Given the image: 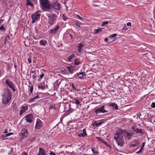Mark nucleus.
I'll use <instances>...</instances> for the list:
<instances>
[{
	"instance_id": "a18cd8bd",
	"label": "nucleus",
	"mask_w": 155,
	"mask_h": 155,
	"mask_svg": "<svg viewBox=\"0 0 155 155\" xmlns=\"http://www.w3.org/2000/svg\"><path fill=\"white\" fill-rule=\"evenodd\" d=\"M0 30L2 31H4L5 30V29L3 26H2L0 27Z\"/></svg>"
},
{
	"instance_id": "2f4dec72",
	"label": "nucleus",
	"mask_w": 155,
	"mask_h": 155,
	"mask_svg": "<svg viewBox=\"0 0 155 155\" xmlns=\"http://www.w3.org/2000/svg\"><path fill=\"white\" fill-rule=\"evenodd\" d=\"M34 48L36 50L38 51H40L41 50V48L38 46H34Z\"/></svg>"
},
{
	"instance_id": "a878e982",
	"label": "nucleus",
	"mask_w": 155,
	"mask_h": 155,
	"mask_svg": "<svg viewBox=\"0 0 155 155\" xmlns=\"http://www.w3.org/2000/svg\"><path fill=\"white\" fill-rule=\"evenodd\" d=\"M75 57L74 54H72L68 57V61H70L72 59Z\"/></svg>"
},
{
	"instance_id": "bf43d9fd",
	"label": "nucleus",
	"mask_w": 155,
	"mask_h": 155,
	"mask_svg": "<svg viewBox=\"0 0 155 155\" xmlns=\"http://www.w3.org/2000/svg\"><path fill=\"white\" fill-rule=\"evenodd\" d=\"M36 76H35V75H33L32 76V77L33 78V79H35L36 78Z\"/></svg>"
},
{
	"instance_id": "338daca9",
	"label": "nucleus",
	"mask_w": 155,
	"mask_h": 155,
	"mask_svg": "<svg viewBox=\"0 0 155 155\" xmlns=\"http://www.w3.org/2000/svg\"><path fill=\"white\" fill-rule=\"evenodd\" d=\"M31 72H32V73H35V71H31Z\"/></svg>"
},
{
	"instance_id": "5701e85b",
	"label": "nucleus",
	"mask_w": 155,
	"mask_h": 155,
	"mask_svg": "<svg viewBox=\"0 0 155 155\" xmlns=\"http://www.w3.org/2000/svg\"><path fill=\"white\" fill-rule=\"evenodd\" d=\"M39 98L40 97H39L38 95H37L36 96L33 97V98L30 99L29 100V101L30 102H34V101L36 99Z\"/></svg>"
},
{
	"instance_id": "7c9ffc66",
	"label": "nucleus",
	"mask_w": 155,
	"mask_h": 155,
	"mask_svg": "<svg viewBox=\"0 0 155 155\" xmlns=\"http://www.w3.org/2000/svg\"><path fill=\"white\" fill-rule=\"evenodd\" d=\"M74 64L76 65H78L80 64V62L78 59H76L75 60L74 62Z\"/></svg>"
},
{
	"instance_id": "f8f14e48",
	"label": "nucleus",
	"mask_w": 155,
	"mask_h": 155,
	"mask_svg": "<svg viewBox=\"0 0 155 155\" xmlns=\"http://www.w3.org/2000/svg\"><path fill=\"white\" fill-rule=\"evenodd\" d=\"M28 134L27 130L25 129L22 130L21 131V133L20 134V135L21 137L22 138L24 137H26Z\"/></svg>"
},
{
	"instance_id": "f704fd0d",
	"label": "nucleus",
	"mask_w": 155,
	"mask_h": 155,
	"mask_svg": "<svg viewBox=\"0 0 155 155\" xmlns=\"http://www.w3.org/2000/svg\"><path fill=\"white\" fill-rule=\"evenodd\" d=\"M137 128L135 126H133L131 128L134 131L136 132L137 129Z\"/></svg>"
},
{
	"instance_id": "72a5a7b5",
	"label": "nucleus",
	"mask_w": 155,
	"mask_h": 155,
	"mask_svg": "<svg viewBox=\"0 0 155 155\" xmlns=\"http://www.w3.org/2000/svg\"><path fill=\"white\" fill-rule=\"evenodd\" d=\"M108 23V21H103L102 23V26H104L105 25L107 24Z\"/></svg>"
},
{
	"instance_id": "6e6d98bb",
	"label": "nucleus",
	"mask_w": 155,
	"mask_h": 155,
	"mask_svg": "<svg viewBox=\"0 0 155 155\" xmlns=\"http://www.w3.org/2000/svg\"><path fill=\"white\" fill-rule=\"evenodd\" d=\"M50 154L51 155H55V153H53V152H51V153H50Z\"/></svg>"
},
{
	"instance_id": "a211bd4d",
	"label": "nucleus",
	"mask_w": 155,
	"mask_h": 155,
	"mask_svg": "<svg viewBox=\"0 0 155 155\" xmlns=\"http://www.w3.org/2000/svg\"><path fill=\"white\" fill-rule=\"evenodd\" d=\"M136 132L137 133H141L142 134H144L145 133L143 129H139L138 128H137Z\"/></svg>"
},
{
	"instance_id": "864d4df0",
	"label": "nucleus",
	"mask_w": 155,
	"mask_h": 155,
	"mask_svg": "<svg viewBox=\"0 0 155 155\" xmlns=\"http://www.w3.org/2000/svg\"><path fill=\"white\" fill-rule=\"evenodd\" d=\"M108 38H105L104 39V41L106 42H107L108 41Z\"/></svg>"
},
{
	"instance_id": "b1692460",
	"label": "nucleus",
	"mask_w": 155,
	"mask_h": 155,
	"mask_svg": "<svg viewBox=\"0 0 155 155\" xmlns=\"http://www.w3.org/2000/svg\"><path fill=\"white\" fill-rule=\"evenodd\" d=\"M47 42V41L45 40H42L40 41V44L44 46Z\"/></svg>"
},
{
	"instance_id": "f3484780",
	"label": "nucleus",
	"mask_w": 155,
	"mask_h": 155,
	"mask_svg": "<svg viewBox=\"0 0 155 155\" xmlns=\"http://www.w3.org/2000/svg\"><path fill=\"white\" fill-rule=\"evenodd\" d=\"M45 154V153L44 150L41 148H40L39 151L38 155H44Z\"/></svg>"
},
{
	"instance_id": "c03bdc74",
	"label": "nucleus",
	"mask_w": 155,
	"mask_h": 155,
	"mask_svg": "<svg viewBox=\"0 0 155 155\" xmlns=\"http://www.w3.org/2000/svg\"><path fill=\"white\" fill-rule=\"evenodd\" d=\"M149 104H151V107H155V103L152 102L151 103H150V102H149Z\"/></svg>"
},
{
	"instance_id": "4c0bfd02",
	"label": "nucleus",
	"mask_w": 155,
	"mask_h": 155,
	"mask_svg": "<svg viewBox=\"0 0 155 155\" xmlns=\"http://www.w3.org/2000/svg\"><path fill=\"white\" fill-rule=\"evenodd\" d=\"M92 151L93 153H94L95 154H97L99 153L98 152L94 151L93 149H92Z\"/></svg>"
},
{
	"instance_id": "e2e57ef3",
	"label": "nucleus",
	"mask_w": 155,
	"mask_h": 155,
	"mask_svg": "<svg viewBox=\"0 0 155 155\" xmlns=\"http://www.w3.org/2000/svg\"><path fill=\"white\" fill-rule=\"evenodd\" d=\"M7 132V130H6L5 131H4V133H6Z\"/></svg>"
},
{
	"instance_id": "3c124183",
	"label": "nucleus",
	"mask_w": 155,
	"mask_h": 155,
	"mask_svg": "<svg viewBox=\"0 0 155 155\" xmlns=\"http://www.w3.org/2000/svg\"><path fill=\"white\" fill-rule=\"evenodd\" d=\"M28 61L29 63L30 64L31 63V58H29L28 59Z\"/></svg>"
},
{
	"instance_id": "473e14b6",
	"label": "nucleus",
	"mask_w": 155,
	"mask_h": 155,
	"mask_svg": "<svg viewBox=\"0 0 155 155\" xmlns=\"http://www.w3.org/2000/svg\"><path fill=\"white\" fill-rule=\"evenodd\" d=\"M38 88L39 89H41L42 90H44L45 89V86H42V85H38Z\"/></svg>"
},
{
	"instance_id": "0eeeda50",
	"label": "nucleus",
	"mask_w": 155,
	"mask_h": 155,
	"mask_svg": "<svg viewBox=\"0 0 155 155\" xmlns=\"http://www.w3.org/2000/svg\"><path fill=\"white\" fill-rule=\"evenodd\" d=\"M40 15L35 13L34 14H33L31 15V18L32 19V23H35V21H37L38 19L40 17Z\"/></svg>"
},
{
	"instance_id": "20e7f679",
	"label": "nucleus",
	"mask_w": 155,
	"mask_h": 155,
	"mask_svg": "<svg viewBox=\"0 0 155 155\" xmlns=\"http://www.w3.org/2000/svg\"><path fill=\"white\" fill-rule=\"evenodd\" d=\"M56 15L55 14H48V23L50 25H53L55 21Z\"/></svg>"
},
{
	"instance_id": "9b49d317",
	"label": "nucleus",
	"mask_w": 155,
	"mask_h": 155,
	"mask_svg": "<svg viewBox=\"0 0 155 155\" xmlns=\"http://www.w3.org/2000/svg\"><path fill=\"white\" fill-rule=\"evenodd\" d=\"M25 120L27 122L30 123L32 121L33 117L31 114H28L25 117Z\"/></svg>"
},
{
	"instance_id": "9d476101",
	"label": "nucleus",
	"mask_w": 155,
	"mask_h": 155,
	"mask_svg": "<svg viewBox=\"0 0 155 155\" xmlns=\"http://www.w3.org/2000/svg\"><path fill=\"white\" fill-rule=\"evenodd\" d=\"M64 110L66 114L68 115L73 111V109L70 107H64Z\"/></svg>"
},
{
	"instance_id": "6e6552de",
	"label": "nucleus",
	"mask_w": 155,
	"mask_h": 155,
	"mask_svg": "<svg viewBox=\"0 0 155 155\" xmlns=\"http://www.w3.org/2000/svg\"><path fill=\"white\" fill-rule=\"evenodd\" d=\"M5 83L9 87L12 89L14 91H15V90L12 83L9 81L8 80H5Z\"/></svg>"
},
{
	"instance_id": "774afa93",
	"label": "nucleus",
	"mask_w": 155,
	"mask_h": 155,
	"mask_svg": "<svg viewBox=\"0 0 155 155\" xmlns=\"http://www.w3.org/2000/svg\"><path fill=\"white\" fill-rule=\"evenodd\" d=\"M98 124V126H100L101 125L99 123H97Z\"/></svg>"
},
{
	"instance_id": "8fccbe9b",
	"label": "nucleus",
	"mask_w": 155,
	"mask_h": 155,
	"mask_svg": "<svg viewBox=\"0 0 155 155\" xmlns=\"http://www.w3.org/2000/svg\"><path fill=\"white\" fill-rule=\"evenodd\" d=\"M113 109L114 110H118V107H113Z\"/></svg>"
},
{
	"instance_id": "0e129e2a",
	"label": "nucleus",
	"mask_w": 155,
	"mask_h": 155,
	"mask_svg": "<svg viewBox=\"0 0 155 155\" xmlns=\"http://www.w3.org/2000/svg\"><path fill=\"white\" fill-rule=\"evenodd\" d=\"M99 123H100V124L101 125L103 123L102 122H100Z\"/></svg>"
},
{
	"instance_id": "680f3d73",
	"label": "nucleus",
	"mask_w": 155,
	"mask_h": 155,
	"mask_svg": "<svg viewBox=\"0 0 155 155\" xmlns=\"http://www.w3.org/2000/svg\"><path fill=\"white\" fill-rule=\"evenodd\" d=\"M93 6H97V7H98V5H93Z\"/></svg>"
},
{
	"instance_id": "37998d69",
	"label": "nucleus",
	"mask_w": 155,
	"mask_h": 155,
	"mask_svg": "<svg viewBox=\"0 0 155 155\" xmlns=\"http://www.w3.org/2000/svg\"><path fill=\"white\" fill-rule=\"evenodd\" d=\"M76 16L77 17H78L80 19H81L82 20L83 19V18L81 17L78 15H76Z\"/></svg>"
},
{
	"instance_id": "39448f33",
	"label": "nucleus",
	"mask_w": 155,
	"mask_h": 155,
	"mask_svg": "<svg viewBox=\"0 0 155 155\" xmlns=\"http://www.w3.org/2000/svg\"><path fill=\"white\" fill-rule=\"evenodd\" d=\"M123 135L126 139L129 140L130 139L132 136L133 135V133L130 132L126 130H122Z\"/></svg>"
},
{
	"instance_id": "09e8293b",
	"label": "nucleus",
	"mask_w": 155,
	"mask_h": 155,
	"mask_svg": "<svg viewBox=\"0 0 155 155\" xmlns=\"http://www.w3.org/2000/svg\"><path fill=\"white\" fill-rule=\"evenodd\" d=\"M44 76V74H42L40 75V79H42Z\"/></svg>"
},
{
	"instance_id": "4d7b16f0",
	"label": "nucleus",
	"mask_w": 155,
	"mask_h": 155,
	"mask_svg": "<svg viewBox=\"0 0 155 155\" xmlns=\"http://www.w3.org/2000/svg\"><path fill=\"white\" fill-rule=\"evenodd\" d=\"M81 48H78V51H79V52H80V53H81Z\"/></svg>"
},
{
	"instance_id": "f257e3e1",
	"label": "nucleus",
	"mask_w": 155,
	"mask_h": 155,
	"mask_svg": "<svg viewBox=\"0 0 155 155\" xmlns=\"http://www.w3.org/2000/svg\"><path fill=\"white\" fill-rule=\"evenodd\" d=\"M122 130L120 131L117 132L114 136V139L116 140L118 145L122 147L124 143V140L123 137Z\"/></svg>"
},
{
	"instance_id": "bb28decb",
	"label": "nucleus",
	"mask_w": 155,
	"mask_h": 155,
	"mask_svg": "<svg viewBox=\"0 0 155 155\" xmlns=\"http://www.w3.org/2000/svg\"><path fill=\"white\" fill-rule=\"evenodd\" d=\"M143 55H145L148 58H149L150 56L151 55V54L150 52H148L146 54H143Z\"/></svg>"
},
{
	"instance_id": "ddd939ff",
	"label": "nucleus",
	"mask_w": 155,
	"mask_h": 155,
	"mask_svg": "<svg viewBox=\"0 0 155 155\" xmlns=\"http://www.w3.org/2000/svg\"><path fill=\"white\" fill-rule=\"evenodd\" d=\"M42 126L41 121L40 120H37L35 128L36 129H39Z\"/></svg>"
},
{
	"instance_id": "603ef678",
	"label": "nucleus",
	"mask_w": 155,
	"mask_h": 155,
	"mask_svg": "<svg viewBox=\"0 0 155 155\" xmlns=\"http://www.w3.org/2000/svg\"><path fill=\"white\" fill-rule=\"evenodd\" d=\"M131 22H128L127 24V26H130L131 25Z\"/></svg>"
},
{
	"instance_id": "58836bf2",
	"label": "nucleus",
	"mask_w": 155,
	"mask_h": 155,
	"mask_svg": "<svg viewBox=\"0 0 155 155\" xmlns=\"http://www.w3.org/2000/svg\"><path fill=\"white\" fill-rule=\"evenodd\" d=\"M117 36V35L116 34H114L112 35L111 36H110V38H113L114 37H116Z\"/></svg>"
},
{
	"instance_id": "393cba45",
	"label": "nucleus",
	"mask_w": 155,
	"mask_h": 155,
	"mask_svg": "<svg viewBox=\"0 0 155 155\" xmlns=\"http://www.w3.org/2000/svg\"><path fill=\"white\" fill-rule=\"evenodd\" d=\"M84 75L85 74L83 72H82L79 74H78L77 76L79 78L81 79L83 77Z\"/></svg>"
},
{
	"instance_id": "cd10ccee",
	"label": "nucleus",
	"mask_w": 155,
	"mask_h": 155,
	"mask_svg": "<svg viewBox=\"0 0 155 155\" xmlns=\"http://www.w3.org/2000/svg\"><path fill=\"white\" fill-rule=\"evenodd\" d=\"M102 29H103L102 28H100L97 29H95L94 30L95 33L96 34L100 33V31H102Z\"/></svg>"
},
{
	"instance_id": "f03ea898",
	"label": "nucleus",
	"mask_w": 155,
	"mask_h": 155,
	"mask_svg": "<svg viewBox=\"0 0 155 155\" xmlns=\"http://www.w3.org/2000/svg\"><path fill=\"white\" fill-rule=\"evenodd\" d=\"M2 102L3 104H7L11 100L12 94L8 89H6L3 91V94L2 95Z\"/></svg>"
},
{
	"instance_id": "412c9836",
	"label": "nucleus",
	"mask_w": 155,
	"mask_h": 155,
	"mask_svg": "<svg viewBox=\"0 0 155 155\" xmlns=\"http://www.w3.org/2000/svg\"><path fill=\"white\" fill-rule=\"evenodd\" d=\"M28 109V107H22V109L20 110L19 115H21Z\"/></svg>"
},
{
	"instance_id": "13d9d810",
	"label": "nucleus",
	"mask_w": 155,
	"mask_h": 155,
	"mask_svg": "<svg viewBox=\"0 0 155 155\" xmlns=\"http://www.w3.org/2000/svg\"><path fill=\"white\" fill-rule=\"evenodd\" d=\"M22 155H27V154L26 152H23Z\"/></svg>"
},
{
	"instance_id": "ea45409f",
	"label": "nucleus",
	"mask_w": 155,
	"mask_h": 155,
	"mask_svg": "<svg viewBox=\"0 0 155 155\" xmlns=\"http://www.w3.org/2000/svg\"><path fill=\"white\" fill-rule=\"evenodd\" d=\"M143 147H141V148L140 150L138 151V152H136V153L138 154V153H139L141 152H142V150H143Z\"/></svg>"
},
{
	"instance_id": "79ce46f5",
	"label": "nucleus",
	"mask_w": 155,
	"mask_h": 155,
	"mask_svg": "<svg viewBox=\"0 0 155 155\" xmlns=\"http://www.w3.org/2000/svg\"><path fill=\"white\" fill-rule=\"evenodd\" d=\"M63 17L64 21H65L68 19V18L65 16L64 15H63Z\"/></svg>"
},
{
	"instance_id": "4468645a",
	"label": "nucleus",
	"mask_w": 155,
	"mask_h": 155,
	"mask_svg": "<svg viewBox=\"0 0 155 155\" xmlns=\"http://www.w3.org/2000/svg\"><path fill=\"white\" fill-rule=\"evenodd\" d=\"M59 28V26L58 25H57L55 26V28L54 29H51L49 31V34H55L56 32L57 31L58 28Z\"/></svg>"
},
{
	"instance_id": "7ed1b4c3",
	"label": "nucleus",
	"mask_w": 155,
	"mask_h": 155,
	"mask_svg": "<svg viewBox=\"0 0 155 155\" xmlns=\"http://www.w3.org/2000/svg\"><path fill=\"white\" fill-rule=\"evenodd\" d=\"M40 2L43 10L45 11H49L50 5L48 0H40Z\"/></svg>"
},
{
	"instance_id": "1a4fd4ad",
	"label": "nucleus",
	"mask_w": 155,
	"mask_h": 155,
	"mask_svg": "<svg viewBox=\"0 0 155 155\" xmlns=\"http://www.w3.org/2000/svg\"><path fill=\"white\" fill-rule=\"evenodd\" d=\"M104 107H100L98 109L95 110V112L97 114H99L100 113H104L107 112V110H104Z\"/></svg>"
},
{
	"instance_id": "5fc2aeb1",
	"label": "nucleus",
	"mask_w": 155,
	"mask_h": 155,
	"mask_svg": "<svg viewBox=\"0 0 155 155\" xmlns=\"http://www.w3.org/2000/svg\"><path fill=\"white\" fill-rule=\"evenodd\" d=\"M145 142H143L142 143V147L143 148L144 146V145H145Z\"/></svg>"
},
{
	"instance_id": "423d86ee",
	"label": "nucleus",
	"mask_w": 155,
	"mask_h": 155,
	"mask_svg": "<svg viewBox=\"0 0 155 155\" xmlns=\"http://www.w3.org/2000/svg\"><path fill=\"white\" fill-rule=\"evenodd\" d=\"M51 5L52 7L55 9L58 10L60 9L61 5L58 3L57 1H54L52 4Z\"/></svg>"
},
{
	"instance_id": "aec40b11",
	"label": "nucleus",
	"mask_w": 155,
	"mask_h": 155,
	"mask_svg": "<svg viewBox=\"0 0 155 155\" xmlns=\"http://www.w3.org/2000/svg\"><path fill=\"white\" fill-rule=\"evenodd\" d=\"M74 102L76 104L81 106V102L79 101L76 98H75L73 100Z\"/></svg>"
},
{
	"instance_id": "2eb2a0df",
	"label": "nucleus",
	"mask_w": 155,
	"mask_h": 155,
	"mask_svg": "<svg viewBox=\"0 0 155 155\" xmlns=\"http://www.w3.org/2000/svg\"><path fill=\"white\" fill-rule=\"evenodd\" d=\"M96 138L100 141L102 142L106 146H108L110 149L111 148V147L110 146L108 145L106 141L104 140L103 139L99 137H97Z\"/></svg>"
},
{
	"instance_id": "c9c22d12",
	"label": "nucleus",
	"mask_w": 155,
	"mask_h": 155,
	"mask_svg": "<svg viewBox=\"0 0 155 155\" xmlns=\"http://www.w3.org/2000/svg\"><path fill=\"white\" fill-rule=\"evenodd\" d=\"M110 107H118L117 104H115V103H112L110 105Z\"/></svg>"
},
{
	"instance_id": "4be33fe9",
	"label": "nucleus",
	"mask_w": 155,
	"mask_h": 155,
	"mask_svg": "<svg viewBox=\"0 0 155 155\" xmlns=\"http://www.w3.org/2000/svg\"><path fill=\"white\" fill-rule=\"evenodd\" d=\"M26 5H30L31 7H34V5L32 4V2L31 1H29L28 0H26Z\"/></svg>"
},
{
	"instance_id": "a19ab883",
	"label": "nucleus",
	"mask_w": 155,
	"mask_h": 155,
	"mask_svg": "<svg viewBox=\"0 0 155 155\" xmlns=\"http://www.w3.org/2000/svg\"><path fill=\"white\" fill-rule=\"evenodd\" d=\"M12 134H13V133H12L7 134L5 135V137H8V136H9L10 135H12Z\"/></svg>"
},
{
	"instance_id": "052dcab7",
	"label": "nucleus",
	"mask_w": 155,
	"mask_h": 155,
	"mask_svg": "<svg viewBox=\"0 0 155 155\" xmlns=\"http://www.w3.org/2000/svg\"><path fill=\"white\" fill-rule=\"evenodd\" d=\"M14 67H15V69H16V68H17V65L16 64H14Z\"/></svg>"
},
{
	"instance_id": "c85d7f7f",
	"label": "nucleus",
	"mask_w": 155,
	"mask_h": 155,
	"mask_svg": "<svg viewBox=\"0 0 155 155\" xmlns=\"http://www.w3.org/2000/svg\"><path fill=\"white\" fill-rule=\"evenodd\" d=\"M81 24L78 21H77L75 23V25L76 26L78 27L80 29L81 28L80 25Z\"/></svg>"
},
{
	"instance_id": "c756f323",
	"label": "nucleus",
	"mask_w": 155,
	"mask_h": 155,
	"mask_svg": "<svg viewBox=\"0 0 155 155\" xmlns=\"http://www.w3.org/2000/svg\"><path fill=\"white\" fill-rule=\"evenodd\" d=\"M84 44V42H81V43L79 44L78 48H80L81 49L84 46V45H83Z\"/></svg>"
},
{
	"instance_id": "69168bd1",
	"label": "nucleus",
	"mask_w": 155,
	"mask_h": 155,
	"mask_svg": "<svg viewBox=\"0 0 155 155\" xmlns=\"http://www.w3.org/2000/svg\"><path fill=\"white\" fill-rule=\"evenodd\" d=\"M2 21V20H0V24H1V21Z\"/></svg>"
},
{
	"instance_id": "e433bc0d",
	"label": "nucleus",
	"mask_w": 155,
	"mask_h": 155,
	"mask_svg": "<svg viewBox=\"0 0 155 155\" xmlns=\"http://www.w3.org/2000/svg\"><path fill=\"white\" fill-rule=\"evenodd\" d=\"M92 126H93L97 127L98 126V124H97V123L94 122L92 124Z\"/></svg>"
},
{
	"instance_id": "49530a36",
	"label": "nucleus",
	"mask_w": 155,
	"mask_h": 155,
	"mask_svg": "<svg viewBox=\"0 0 155 155\" xmlns=\"http://www.w3.org/2000/svg\"><path fill=\"white\" fill-rule=\"evenodd\" d=\"M57 153L58 154V153H63V151L61 150H57Z\"/></svg>"
},
{
	"instance_id": "de8ad7c7",
	"label": "nucleus",
	"mask_w": 155,
	"mask_h": 155,
	"mask_svg": "<svg viewBox=\"0 0 155 155\" xmlns=\"http://www.w3.org/2000/svg\"><path fill=\"white\" fill-rule=\"evenodd\" d=\"M33 90V86H31V87L30 91H31V93H32V91Z\"/></svg>"
},
{
	"instance_id": "dca6fc26",
	"label": "nucleus",
	"mask_w": 155,
	"mask_h": 155,
	"mask_svg": "<svg viewBox=\"0 0 155 155\" xmlns=\"http://www.w3.org/2000/svg\"><path fill=\"white\" fill-rule=\"evenodd\" d=\"M69 71V72L71 73H72L75 71V69L73 67L68 66L66 68Z\"/></svg>"
},
{
	"instance_id": "6ab92c4d",
	"label": "nucleus",
	"mask_w": 155,
	"mask_h": 155,
	"mask_svg": "<svg viewBox=\"0 0 155 155\" xmlns=\"http://www.w3.org/2000/svg\"><path fill=\"white\" fill-rule=\"evenodd\" d=\"M87 135L86 131V130L84 129L83 130V133L80 134L78 135L80 137H84Z\"/></svg>"
}]
</instances>
